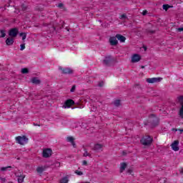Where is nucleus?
<instances>
[{
	"label": "nucleus",
	"instance_id": "nucleus-4",
	"mask_svg": "<svg viewBox=\"0 0 183 183\" xmlns=\"http://www.w3.org/2000/svg\"><path fill=\"white\" fill-rule=\"evenodd\" d=\"M16 141L17 144H19L20 145H25V144L28 142V139L26 138V136H23V137L19 136L16 137Z\"/></svg>",
	"mask_w": 183,
	"mask_h": 183
},
{
	"label": "nucleus",
	"instance_id": "nucleus-28",
	"mask_svg": "<svg viewBox=\"0 0 183 183\" xmlns=\"http://www.w3.org/2000/svg\"><path fill=\"white\" fill-rule=\"evenodd\" d=\"M21 9H22V11H28V9H29V7H28V6H26V4H22Z\"/></svg>",
	"mask_w": 183,
	"mask_h": 183
},
{
	"label": "nucleus",
	"instance_id": "nucleus-8",
	"mask_svg": "<svg viewBox=\"0 0 183 183\" xmlns=\"http://www.w3.org/2000/svg\"><path fill=\"white\" fill-rule=\"evenodd\" d=\"M16 177H18L17 181L19 183L24 182V179H25V174H23L21 172H16L15 174Z\"/></svg>",
	"mask_w": 183,
	"mask_h": 183
},
{
	"label": "nucleus",
	"instance_id": "nucleus-35",
	"mask_svg": "<svg viewBox=\"0 0 183 183\" xmlns=\"http://www.w3.org/2000/svg\"><path fill=\"white\" fill-rule=\"evenodd\" d=\"M76 88V86L75 85H73L70 90V92H75Z\"/></svg>",
	"mask_w": 183,
	"mask_h": 183
},
{
	"label": "nucleus",
	"instance_id": "nucleus-47",
	"mask_svg": "<svg viewBox=\"0 0 183 183\" xmlns=\"http://www.w3.org/2000/svg\"><path fill=\"white\" fill-rule=\"evenodd\" d=\"M180 172L181 174H183V169H182V171Z\"/></svg>",
	"mask_w": 183,
	"mask_h": 183
},
{
	"label": "nucleus",
	"instance_id": "nucleus-11",
	"mask_svg": "<svg viewBox=\"0 0 183 183\" xmlns=\"http://www.w3.org/2000/svg\"><path fill=\"white\" fill-rule=\"evenodd\" d=\"M102 148H104V145L101 144H94L93 147V151H95L96 152H101L102 151Z\"/></svg>",
	"mask_w": 183,
	"mask_h": 183
},
{
	"label": "nucleus",
	"instance_id": "nucleus-33",
	"mask_svg": "<svg viewBox=\"0 0 183 183\" xmlns=\"http://www.w3.org/2000/svg\"><path fill=\"white\" fill-rule=\"evenodd\" d=\"M128 16H127V14H123L120 16V19H127Z\"/></svg>",
	"mask_w": 183,
	"mask_h": 183
},
{
	"label": "nucleus",
	"instance_id": "nucleus-46",
	"mask_svg": "<svg viewBox=\"0 0 183 183\" xmlns=\"http://www.w3.org/2000/svg\"><path fill=\"white\" fill-rule=\"evenodd\" d=\"M173 131H178V129H173Z\"/></svg>",
	"mask_w": 183,
	"mask_h": 183
},
{
	"label": "nucleus",
	"instance_id": "nucleus-48",
	"mask_svg": "<svg viewBox=\"0 0 183 183\" xmlns=\"http://www.w3.org/2000/svg\"><path fill=\"white\" fill-rule=\"evenodd\" d=\"M125 154H126L125 152H123V155H125Z\"/></svg>",
	"mask_w": 183,
	"mask_h": 183
},
{
	"label": "nucleus",
	"instance_id": "nucleus-29",
	"mask_svg": "<svg viewBox=\"0 0 183 183\" xmlns=\"http://www.w3.org/2000/svg\"><path fill=\"white\" fill-rule=\"evenodd\" d=\"M29 69L26 68L21 69V74H29Z\"/></svg>",
	"mask_w": 183,
	"mask_h": 183
},
{
	"label": "nucleus",
	"instance_id": "nucleus-15",
	"mask_svg": "<svg viewBox=\"0 0 183 183\" xmlns=\"http://www.w3.org/2000/svg\"><path fill=\"white\" fill-rule=\"evenodd\" d=\"M67 142H71L74 148H76V144H75V139L73 137H66Z\"/></svg>",
	"mask_w": 183,
	"mask_h": 183
},
{
	"label": "nucleus",
	"instance_id": "nucleus-13",
	"mask_svg": "<svg viewBox=\"0 0 183 183\" xmlns=\"http://www.w3.org/2000/svg\"><path fill=\"white\" fill-rule=\"evenodd\" d=\"M59 69L61 71L62 74H74V71L70 68L62 69V67H59Z\"/></svg>",
	"mask_w": 183,
	"mask_h": 183
},
{
	"label": "nucleus",
	"instance_id": "nucleus-37",
	"mask_svg": "<svg viewBox=\"0 0 183 183\" xmlns=\"http://www.w3.org/2000/svg\"><path fill=\"white\" fill-rule=\"evenodd\" d=\"M98 86H100V87L104 86V81H99V84H98Z\"/></svg>",
	"mask_w": 183,
	"mask_h": 183
},
{
	"label": "nucleus",
	"instance_id": "nucleus-26",
	"mask_svg": "<svg viewBox=\"0 0 183 183\" xmlns=\"http://www.w3.org/2000/svg\"><path fill=\"white\" fill-rule=\"evenodd\" d=\"M169 8H172V6H169V4L163 5V9H164V11H168V9H169Z\"/></svg>",
	"mask_w": 183,
	"mask_h": 183
},
{
	"label": "nucleus",
	"instance_id": "nucleus-21",
	"mask_svg": "<svg viewBox=\"0 0 183 183\" xmlns=\"http://www.w3.org/2000/svg\"><path fill=\"white\" fill-rule=\"evenodd\" d=\"M125 168H127V163H122L120 167V172H124V171H125Z\"/></svg>",
	"mask_w": 183,
	"mask_h": 183
},
{
	"label": "nucleus",
	"instance_id": "nucleus-2",
	"mask_svg": "<svg viewBox=\"0 0 183 183\" xmlns=\"http://www.w3.org/2000/svg\"><path fill=\"white\" fill-rule=\"evenodd\" d=\"M148 122L152 127H157V125H158V124L159 123V119H158V117H157L155 115L152 114L149 117Z\"/></svg>",
	"mask_w": 183,
	"mask_h": 183
},
{
	"label": "nucleus",
	"instance_id": "nucleus-20",
	"mask_svg": "<svg viewBox=\"0 0 183 183\" xmlns=\"http://www.w3.org/2000/svg\"><path fill=\"white\" fill-rule=\"evenodd\" d=\"M157 32L155 30H151L150 29H146L145 33L149 34V35H154Z\"/></svg>",
	"mask_w": 183,
	"mask_h": 183
},
{
	"label": "nucleus",
	"instance_id": "nucleus-17",
	"mask_svg": "<svg viewBox=\"0 0 183 183\" xmlns=\"http://www.w3.org/2000/svg\"><path fill=\"white\" fill-rule=\"evenodd\" d=\"M116 38L120 42H125L127 41V38L122 34H117Z\"/></svg>",
	"mask_w": 183,
	"mask_h": 183
},
{
	"label": "nucleus",
	"instance_id": "nucleus-49",
	"mask_svg": "<svg viewBox=\"0 0 183 183\" xmlns=\"http://www.w3.org/2000/svg\"><path fill=\"white\" fill-rule=\"evenodd\" d=\"M144 51H147V47H144Z\"/></svg>",
	"mask_w": 183,
	"mask_h": 183
},
{
	"label": "nucleus",
	"instance_id": "nucleus-14",
	"mask_svg": "<svg viewBox=\"0 0 183 183\" xmlns=\"http://www.w3.org/2000/svg\"><path fill=\"white\" fill-rule=\"evenodd\" d=\"M109 42H110V45H112L113 46L118 45V40H117V36L110 37Z\"/></svg>",
	"mask_w": 183,
	"mask_h": 183
},
{
	"label": "nucleus",
	"instance_id": "nucleus-7",
	"mask_svg": "<svg viewBox=\"0 0 183 183\" xmlns=\"http://www.w3.org/2000/svg\"><path fill=\"white\" fill-rule=\"evenodd\" d=\"M43 157L44 158H49L51 155H52V149H45L43 150Z\"/></svg>",
	"mask_w": 183,
	"mask_h": 183
},
{
	"label": "nucleus",
	"instance_id": "nucleus-36",
	"mask_svg": "<svg viewBox=\"0 0 183 183\" xmlns=\"http://www.w3.org/2000/svg\"><path fill=\"white\" fill-rule=\"evenodd\" d=\"M20 46V51H24V49H25V44H21Z\"/></svg>",
	"mask_w": 183,
	"mask_h": 183
},
{
	"label": "nucleus",
	"instance_id": "nucleus-22",
	"mask_svg": "<svg viewBox=\"0 0 183 183\" xmlns=\"http://www.w3.org/2000/svg\"><path fill=\"white\" fill-rule=\"evenodd\" d=\"M69 182V180L68 179V178L66 177H63L60 179V183H68Z\"/></svg>",
	"mask_w": 183,
	"mask_h": 183
},
{
	"label": "nucleus",
	"instance_id": "nucleus-19",
	"mask_svg": "<svg viewBox=\"0 0 183 183\" xmlns=\"http://www.w3.org/2000/svg\"><path fill=\"white\" fill-rule=\"evenodd\" d=\"M31 82L36 85H39V84H41V80L38 79V77H34L31 79Z\"/></svg>",
	"mask_w": 183,
	"mask_h": 183
},
{
	"label": "nucleus",
	"instance_id": "nucleus-43",
	"mask_svg": "<svg viewBox=\"0 0 183 183\" xmlns=\"http://www.w3.org/2000/svg\"><path fill=\"white\" fill-rule=\"evenodd\" d=\"M179 131L181 132V134H182L183 129H179Z\"/></svg>",
	"mask_w": 183,
	"mask_h": 183
},
{
	"label": "nucleus",
	"instance_id": "nucleus-34",
	"mask_svg": "<svg viewBox=\"0 0 183 183\" xmlns=\"http://www.w3.org/2000/svg\"><path fill=\"white\" fill-rule=\"evenodd\" d=\"M74 172H75V174H76V175H79V176L84 175V173L79 170H76Z\"/></svg>",
	"mask_w": 183,
	"mask_h": 183
},
{
	"label": "nucleus",
	"instance_id": "nucleus-50",
	"mask_svg": "<svg viewBox=\"0 0 183 183\" xmlns=\"http://www.w3.org/2000/svg\"><path fill=\"white\" fill-rule=\"evenodd\" d=\"M54 28V29H55V27H53Z\"/></svg>",
	"mask_w": 183,
	"mask_h": 183
},
{
	"label": "nucleus",
	"instance_id": "nucleus-9",
	"mask_svg": "<svg viewBox=\"0 0 183 183\" xmlns=\"http://www.w3.org/2000/svg\"><path fill=\"white\" fill-rule=\"evenodd\" d=\"M161 81H162V78L160 77L149 78L147 79V82H148L149 84H155V82H161Z\"/></svg>",
	"mask_w": 183,
	"mask_h": 183
},
{
	"label": "nucleus",
	"instance_id": "nucleus-3",
	"mask_svg": "<svg viewBox=\"0 0 183 183\" xmlns=\"http://www.w3.org/2000/svg\"><path fill=\"white\" fill-rule=\"evenodd\" d=\"M112 62H114V58H112L111 55L105 56L103 60V64L106 65V66H111Z\"/></svg>",
	"mask_w": 183,
	"mask_h": 183
},
{
	"label": "nucleus",
	"instance_id": "nucleus-39",
	"mask_svg": "<svg viewBox=\"0 0 183 183\" xmlns=\"http://www.w3.org/2000/svg\"><path fill=\"white\" fill-rule=\"evenodd\" d=\"M82 165H88V162H86V160H84L82 162Z\"/></svg>",
	"mask_w": 183,
	"mask_h": 183
},
{
	"label": "nucleus",
	"instance_id": "nucleus-38",
	"mask_svg": "<svg viewBox=\"0 0 183 183\" xmlns=\"http://www.w3.org/2000/svg\"><path fill=\"white\" fill-rule=\"evenodd\" d=\"M58 8H64V4H62V3L59 4Z\"/></svg>",
	"mask_w": 183,
	"mask_h": 183
},
{
	"label": "nucleus",
	"instance_id": "nucleus-5",
	"mask_svg": "<svg viewBox=\"0 0 183 183\" xmlns=\"http://www.w3.org/2000/svg\"><path fill=\"white\" fill-rule=\"evenodd\" d=\"M74 104H75V102H74V100L67 99L64 102V104L62 107L64 109L71 108V107H72V105H74Z\"/></svg>",
	"mask_w": 183,
	"mask_h": 183
},
{
	"label": "nucleus",
	"instance_id": "nucleus-18",
	"mask_svg": "<svg viewBox=\"0 0 183 183\" xmlns=\"http://www.w3.org/2000/svg\"><path fill=\"white\" fill-rule=\"evenodd\" d=\"M6 44L8 46L14 45V39H12V38H7L6 39Z\"/></svg>",
	"mask_w": 183,
	"mask_h": 183
},
{
	"label": "nucleus",
	"instance_id": "nucleus-31",
	"mask_svg": "<svg viewBox=\"0 0 183 183\" xmlns=\"http://www.w3.org/2000/svg\"><path fill=\"white\" fill-rule=\"evenodd\" d=\"M21 36H22V40L25 41L26 39V33H20L19 34Z\"/></svg>",
	"mask_w": 183,
	"mask_h": 183
},
{
	"label": "nucleus",
	"instance_id": "nucleus-45",
	"mask_svg": "<svg viewBox=\"0 0 183 183\" xmlns=\"http://www.w3.org/2000/svg\"><path fill=\"white\" fill-rule=\"evenodd\" d=\"M141 68L144 69V68H145V66H142Z\"/></svg>",
	"mask_w": 183,
	"mask_h": 183
},
{
	"label": "nucleus",
	"instance_id": "nucleus-40",
	"mask_svg": "<svg viewBox=\"0 0 183 183\" xmlns=\"http://www.w3.org/2000/svg\"><path fill=\"white\" fill-rule=\"evenodd\" d=\"M132 169H127V174H132Z\"/></svg>",
	"mask_w": 183,
	"mask_h": 183
},
{
	"label": "nucleus",
	"instance_id": "nucleus-16",
	"mask_svg": "<svg viewBox=\"0 0 183 183\" xmlns=\"http://www.w3.org/2000/svg\"><path fill=\"white\" fill-rule=\"evenodd\" d=\"M46 168H48V167H46V166L38 167L36 168V172L38 174H42V172H44V171H45V169H46Z\"/></svg>",
	"mask_w": 183,
	"mask_h": 183
},
{
	"label": "nucleus",
	"instance_id": "nucleus-41",
	"mask_svg": "<svg viewBox=\"0 0 183 183\" xmlns=\"http://www.w3.org/2000/svg\"><path fill=\"white\" fill-rule=\"evenodd\" d=\"M147 14H148V11L147 10L143 11L142 15L145 16L147 15Z\"/></svg>",
	"mask_w": 183,
	"mask_h": 183
},
{
	"label": "nucleus",
	"instance_id": "nucleus-6",
	"mask_svg": "<svg viewBox=\"0 0 183 183\" xmlns=\"http://www.w3.org/2000/svg\"><path fill=\"white\" fill-rule=\"evenodd\" d=\"M18 32H19V30L17 28H13L9 31V36L15 38L18 35Z\"/></svg>",
	"mask_w": 183,
	"mask_h": 183
},
{
	"label": "nucleus",
	"instance_id": "nucleus-12",
	"mask_svg": "<svg viewBox=\"0 0 183 183\" xmlns=\"http://www.w3.org/2000/svg\"><path fill=\"white\" fill-rule=\"evenodd\" d=\"M141 61V56L139 54H134L132 57V62L135 64V62H139Z\"/></svg>",
	"mask_w": 183,
	"mask_h": 183
},
{
	"label": "nucleus",
	"instance_id": "nucleus-1",
	"mask_svg": "<svg viewBox=\"0 0 183 183\" xmlns=\"http://www.w3.org/2000/svg\"><path fill=\"white\" fill-rule=\"evenodd\" d=\"M154 139L150 136H144L140 140V142L144 147H149L152 144Z\"/></svg>",
	"mask_w": 183,
	"mask_h": 183
},
{
	"label": "nucleus",
	"instance_id": "nucleus-10",
	"mask_svg": "<svg viewBox=\"0 0 183 183\" xmlns=\"http://www.w3.org/2000/svg\"><path fill=\"white\" fill-rule=\"evenodd\" d=\"M179 144V141L178 140H175L173 143H172L171 147H172V149H173V151H179V147H178V145Z\"/></svg>",
	"mask_w": 183,
	"mask_h": 183
},
{
	"label": "nucleus",
	"instance_id": "nucleus-25",
	"mask_svg": "<svg viewBox=\"0 0 183 183\" xmlns=\"http://www.w3.org/2000/svg\"><path fill=\"white\" fill-rule=\"evenodd\" d=\"M83 157H89L91 158V154L88 152L86 149H84V153L83 154Z\"/></svg>",
	"mask_w": 183,
	"mask_h": 183
},
{
	"label": "nucleus",
	"instance_id": "nucleus-24",
	"mask_svg": "<svg viewBox=\"0 0 183 183\" xmlns=\"http://www.w3.org/2000/svg\"><path fill=\"white\" fill-rule=\"evenodd\" d=\"M114 107H119L121 105V100H119V99L115 100L114 102Z\"/></svg>",
	"mask_w": 183,
	"mask_h": 183
},
{
	"label": "nucleus",
	"instance_id": "nucleus-30",
	"mask_svg": "<svg viewBox=\"0 0 183 183\" xmlns=\"http://www.w3.org/2000/svg\"><path fill=\"white\" fill-rule=\"evenodd\" d=\"M9 168H12V167L9 166V167H1V168L0 169V171H1V172L8 171Z\"/></svg>",
	"mask_w": 183,
	"mask_h": 183
},
{
	"label": "nucleus",
	"instance_id": "nucleus-27",
	"mask_svg": "<svg viewBox=\"0 0 183 183\" xmlns=\"http://www.w3.org/2000/svg\"><path fill=\"white\" fill-rule=\"evenodd\" d=\"M178 100H179L180 105H182V107L183 108V96L179 97Z\"/></svg>",
	"mask_w": 183,
	"mask_h": 183
},
{
	"label": "nucleus",
	"instance_id": "nucleus-44",
	"mask_svg": "<svg viewBox=\"0 0 183 183\" xmlns=\"http://www.w3.org/2000/svg\"><path fill=\"white\" fill-rule=\"evenodd\" d=\"M56 165L59 167V165H61V163H56Z\"/></svg>",
	"mask_w": 183,
	"mask_h": 183
},
{
	"label": "nucleus",
	"instance_id": "nucleus-42",
	"mask_svg": "<svg viewBox=\"0 0 183 183\" xmlns=\"http://www.w3.org/2000/svg\"><path fill=\"white\" fill-rule=\"evenodd\" d=\"M33 125H34V127H41L40 124H35V123H34Z\"/></svg>",
	"mask_w": 183,
	"mask_h": 183
},
{
	"label": "nucleus",
	"instance_id": "nucleus-32",
	"mask_svg": "<svg viewBox=\"0 0 183 183\" xmlns=\"http://www.w3.org/2000/svg\"><path fill=\"white\" fill-rule=\"evenodd\" d=\"M179 117L183 118V107L180 108L179 112Z\"/></svg>",
	"mask_w": 183,
	"mask_h": 183
},
{
	"label": "nucleus",
	"instance_id": "nucleus-23",
	"mask_svg": "<svg viewBox=\"0 0 183 183\" xmlns=\"http://www.w3.org/2000/svg\"><path fill=\"white\" fill-rule=\"evenodd\" d=\"M6 31L5 30H0V34H1V35L0 36L1 38H5V36H6Z\"/></svg>",
	"mask_w": 183,
	"mask_h": 183
}]
</instances>
